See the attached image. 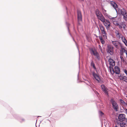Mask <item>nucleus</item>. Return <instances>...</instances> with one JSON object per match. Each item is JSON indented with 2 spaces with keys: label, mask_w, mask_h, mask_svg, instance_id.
Segmentation results:
<instances>
[{
  "label": "nucleus",
  "mask_w": 127,
  "mask_h": 127,
  "mask_svg": "<svg viewBox=\"0 0 127 127\" xmlns=\"http://www.w3.org/2000/svg\"><path fill=\"white\" fill-rule=\"evenodd\" d=\"M99 27L101 31L102 34L103 36L104 39H107V34L106 33L104 28L101 24H100L99 25Z\"/></svg>",
  "instance_id": "f257e3e1"
},
{
  "label": "nucleus",
  "mask_w": 127,
  "mask_h": 127,
  "mask_svg": "<svg viewBox=\"0 0 127 127\" xmlns=\"http://www.w3.org/2000/svg\"><path fill=\"white\" fill-rule=\"evenodd\" d=\"M95 13L97 18L101 22H104V17L101 12L98 10L97 9L96 10Z\"/></svg>",
  "instance_id": "f03ea898"
},
{
  "label": "nucleus",
  "mask_w": 127,
  "mask_h": 127,
  "mask_svg": "<svg viewBox=\"0 0 127 127\" xmlns=\"http://www.w3.org/2000/svg\"><path fill=\"white\" fill-rule=\"evenodd\" d=\"M113 49L114 47L113 46L110 45H108L107 52L110 55H112L114 54Z\"/></svg>",
  "instance_id": "7ed1b4c3"
},
{
  "label": "nucleus",
  "mask_w": 127,
  "mask_h": 127,
  "mask_svg": "<svg viewBox=\"0 0 127 127\" xmlns=\"http://www.w3.org/2000/svg\"><path fill=\"white\" fill-rule=\"evenodd\" d=\"M102 22L106 27L107 29L109 30V28L110 26V23L109 21L106 19H105L104 18V22Z\"/></svg>",
  "instance_id": "20e7f679"
},
{
  "label": "nucleus",
  "mask_w": 127,
  "mask_h": 127,
  "mask_svg": "<svg viewBox=\"0 0 127 127\" xmlns=\"http://www.w3.org/2000/svg\"><path fill=\"white\" fill-rule=\"evenodd\" d=\"M111 102L112 103L113 108L116 111L118 110V106L116 102L113 99H111Z\"/></svg>",
  "instance_id": "39448f33"
},
{
  "label": "nucleus",
  "mask_w": 127,
  "mask_h": 127,
  "mask_svg": "<svg viewBox=\"0 0 127 127\" xmlns=\"http://www.w3.org/2000/svg\"><path fill=\"white\" fill-rule=\"evenodd\" d=\"M90 52L92 55L95 56L97 59H99V55L96 50H94L93 49H92L90 50Z\"/></svg>",
  "instance_id": "423d86ee"
},
{
  "label": "nucleus",
  "mask_w": 127,
  "mask_h": 127,
  "mask_svg": "<svg viewBox=\"0 0 127 127\" xmlns=\"http://www.w3.org/2000/svg\"><path fill=\"white\" fill-rule=\"evenodd\" d=\"M101 87L102 91L106 95H108V90L107 88L104 85H102L101 86Z\"/></svg>",
  "instance_id": "0eeeda50"
},
{
  "label": "nucleus",
  "mask_w": 127,
  "mask_h": 127,
  "mask_svg": "<svg viewBox=\"0 0 127 127\" xmlns=\"http://www.w3.org/2000/svg\"><path fill=\"white\" fill-rule=\"evenodd\" d=\"M118 118L119 120L120 121H124L126 119L125 115L124 114H120Z\"/></svg>",
  "instance_id": "6e6552de"
},
{
  "label": "nucleus",
  "mask_w": 127,
  "mask_h": 127,
  "mask_svg": "<svg viewBox=\"0 0 127 127\" xmlns=\"http://www.w3.org/2000/svg\"><path fill=\"white\" fill-rule=\"evenodd\" d=\"M119 79L120 80H123L124 81L127 83V77L126 76H123L121 75L119 76Z\"/></svg>",
  "instance_id": "1a4fd4ad"
},
{
  "label": "nucleus",
  "mask_w": 127,
  "mask_h": 127,
  "mask_svg": "<svg viewBox=\"0 0 127 127\" xmlns=\"http://www.w3.org/2000/svg\"><path fill=\"white\" fill-rule=\"evenodd\" d=\"M77 16L78 21L79 22L82 21V16L81 12L80 11H77Z\"/></svg>",
  "instance_id": "9d476101"
},
{
  "label": "nucleus",
  "mask_w": 127,
  "mask_h": 127,
  "mask_svg": "<svg viewBox=\"0 0 127 127\" xmlns=\"http://www.w3.org/2000/svg\"><path fill=\"white\" fill-rule=\"evenodd\" d=\"M112 43L113 44L115 47L117 48H119V46L120 44L119 42L117 41H112Z\"/></svg>",
  "instance_id": "9b49d317"
},
{
  "label": "nucleus",
  "mask_w": 127,
  "mask_h": 127,
  "mask_svg": "<svg viewBox=\"0 0 127 127\" xmlns=\"http://www.w3.org/2000/svg\"><path fill=\"white\" fill-rule=\"evenodd\" d=\"M108 61L111 66H113L115 65V62L112 59L110 58L108 60Z\"/></svg>",
  "instance_id": "f8f14e48"
},
{
  "label": "nucleus",
  "mask_w": 127,
  "mask_h": 127,
  "mask_svg": "<svg viewBox=\"0 0 127 127\" xmlns=\"http://www.w3.org/2000/svg\"><path fill=\"white\" fill-rule=\"evenodd\" d=\"M119 12L121 13L123 16L127 13L126 10L124 9L123 8L122 9H119Z\"/></svg>",
  "instance_id": "ddd939ff"
},
{
  "label": "nucleus",
  "mask_w": 127,
  "mask_h": 127,
  "mask_svg": "<svg viewBox=\"0 0 127 127\" xmlns=\"http://www.w3.org/2000/svg\"><path fill=\"white\" fill-rule=\"evenodd\" d=\"M93 76L94 78L98 81L99 82L100 80V79L99 76L94 72L93 73Z\"/></svg>",
  "instance_id": "4468645a"
},
{
  "label": "nucleus",
  "mask_w": 127,
  "mask_h": 127,
  "mask_svg": "<svg viewBox=\"0 0 127 127\" xmlns=\"http://www.w3.org/2000/svg\"><path fill=\"white\" fill-rule=\"evenodd\" d=\"M111 5L115 9L116 12H117V9L118 8V6L117 4L115 2L113 1H111Z\"/></svg>",
  "instance_id": "2eb2a0df"
},
{
  "label": "nucleus",
  "mask_w": 127,
  "mask_h": 127,
  "mask_svg": "<svg viewBox=\"0 0 127 127\" xmlns=\"http://www.w3.org/2000/svg\"><path fill=\"white\" fill-rule=\"evenodd\" d=\"M115 72L116 74H119L120 73V69L119 67L117 66H115Z\"/></svg>",
  "instance_id": "dca6fc26"
},
{
  "label": "nucleus",
  "mask_w": 127,
  "mask_h": 127,
  "mask_svg": "<svg viewBox=\"0 0 127 127\" xmlns=\"http://www.w3.org/2000/svg\"><path fill=\"white\" fill-rule=\"evenodd\" d=\"M121 127H127V120L120 124Z\"/></svg>",
  "instance_id": "f3484780"
},
{
  "label": "nucleus",
  "mask_w": 127,
  "mask_h": 127,
  "mask_svg": "<svg viewBox=\"0 0 127 127\" xmlns=\"http://www.w3.org/2000/svg\"><path fill=\"white\" fill-rule=\"evenodd\" d=\"M99 38L101 43L103 44H104L105 43L104 40L106 39H105L104 38H103L101 36H99Z\"/></svg>",
  "instance_id": "a211bd4d"
},
{
  "label": "nucleus",
  "mask_w": 127,
  "mask_h": 127,
  "mask_svg": "<svg viewBox=\"0 0 127 127\" xmlns=\"http://www.w3.org/2000/svg\"><path fill=\"white\" fill-rule=\"evenodd\" d=\"M116 35L119 38H120L122 37L121 34L118 31H116Z\"/></svg>",
  "instance_id": "6ab92c4d"
},
{
  "label": "nucleus",
  "mask_w": 127,
  "mask_h": 127,
  "mask_svg": "<svg viewBox=\"0 0 127 127\" xmlns=\"http://www.w3.org/2000/svg\"><path fill=\"white\" fill-rule=\"evenodd\" d=\"M110 71V72L112 74H113L114 72H115L114 71V70L112 67H110L109 68Z\"/></svg>",
  "instance_id": "aec40b11"
},
{
  "label": "nucleus",
  "mask_w": 127,
  "mask_h": 127,
  "mask_svg": "<svg viewBox=\"0 0 127 127\" xmlns=\"http://www.w3.org/2000/svg\"><path fill=\"white\" fill-rule=\"evenodd\" d=\"M123 16L124 19L125 20V21H127V13L126 14H125Z\"/></svg>",
  "instance_id": "412c9836"
},
{
  "label": "nucleus",
  "mask_w": 127,
  "mask_h": 127,
  "mask_svg": "<svg viewBox=\"0 0 127 127\" xmlns=\"http://www.w3.org/2000/svg\"><path fill=\"white\" fill-rule=\"evenodd\" d=\"M122 28H123L124 29H125L126 26V25L125 24H124V23H122Z\"/></svg>",
  "instance_id": "4be33fe9"
},
{
  "label": "nucleus",
  "mask_w": 127,
  "mask_h": 127,
  "mask_svg": "<svg viewBox=\"0 0 127 127\" xmlns=\"http://www.w3.org/2000/svg\"><path fill=\"white\" fill-rule=\"evenodd\" d=\"M120 58L121 60V62H123V63H124L125 62V61L123 57L122 56H121L120 57Z\"/></svg>",
  "instance_id": "5701e85b"
},
{
  "label": "nucleus",
  "mask_w": 127,
  "mask_h": 127,
  "mask_svg": "<svg viewBox=\"0 0 127 127\" xmlns=\"http://www.w3.org/2000/svg\"><path fill=\"white\" fill-rule=\"evenodd\" d=\"M99 114L101 116H102L103 115V113L101 111H99L98 112Z\"/></svg>",
  "instance_id": "b1692460"
},
{
  "label": "nucleus",
  "mask_w": 127,
  "mask_h": 127,
  "mask_svg": "<svg viewBox=\"0 0 127 127\" xmlns=\"http://www.w3.org/2000/svg\"><path fill=\"white\" fill-rule=\"evenodd\" d=\"M19 121L21 122H24L25 121V120L23 118H22L20 119L19 120Z\"/></svg>",
  "instance_id": "393cba45"
},
{
  "label": "nucleus",
  "mask_w": 127,
  "mask_h": 127,
  "mask_svg": "<svg viewBox=\"0 0 127 127\" xmlns=\"http://www.w3.org/2000/svg\"><path fill=\"white\" fill-rule=\"evenodd\" d=\"M121 51L122 52H125L126 51L127 52V51L124 48H122L121 49ZM122 54H123L122 53Z\"/></svg>",
  "instance_id": "a878e982"
},
{
  "label": "nucleus",
  "mask_w": 127,
  "mask_h": 127,
  "mask_svg": "<svg viewBox=\"0 0 127 127\" xmlns=\"http://www.w3.org/2000/svg\"><path fill=\"white\" fill-rule=\"evenodd\" d=\"M122 41H124L125 42V41H126V39H125V38L124 37H122Z\"/></svg>",
  "instance_id": "bb28decb"
},
{
  "label": "nucleus",
  "mask_w": 127,
  "mask_h": 127,
  "mask_svg": "<svg viewBox=\"0 0 127 127\" xmlns=\"http://www.w3.org/2000/svg\"><path fill=\"white\" fill-rule=\"evenodd\" d=\"M119 26V28H120L121 29L122 28V23L121 24H117Z\"/></svg>",
  "instance_id": "cd10ccee"
},
{
  "label": "nucleus",
  "mask_w": 127,
  "mask_h": 127,
  "mask_svg": "<svg viewBox=\"0 0 127 127\" xmlns=\"http://www.w3.org/2000/svg\"><path fill=\"white\" fill-rule=\"evenodd\" d=\"M99 48L100 50L102 52V49L101 46L100 45H99Z\"/></svg>",
  "instance_id": "c85d7f7f"
},
{
  "label": "nucleus",
  "mask_w": 127,
  "mask_h": 127,
  "mask_svg": "<svg viewBox=\"0 0 127 127\" xmlns=\"http://www.w3.org/2000/svg\"><path fill=\"white\" fill-rule=\"evenodd\" d=\"M124 71L127 76V70H126L125 69L124 70Z\"/></svg>",
  "instance_id": "c756f323"
},
{
  "label": "nucleus",
  "mask_w": 127,
  "mask_h": 127,
  "mask_svg": "<svg viewBox=\"0 0 127 127\" xmlns=\"http://www.w3.org/2000/svg\"><path fill=\"white\" fill-rule=\"evenodd\" d=\"M92 66H93V67L95 69H96V68L95 67V64H94L93 63L92 64Z\"/></svg>",
  "instance_id": "7c9ffc66"
},
{
  "label": "nucleus",
  "mask_w": 127,
  "mask_h": 127,
  "mask_svg": "<svg viewBox=\"0 0 127 127\" xmlns=\"http://www.w3.org/2000/svg\"><path fill=\"white\" fill-rule=\"evenodd\" d=\"M125 113L127 114V109H125Z\"/></svg>",
  "instance_id": "2f4dec72"
},
{
  "label": "nucleus",
  "mask_w": 127,
  "mask_h": 127,
  "mask_svg": "<svg viewBox=\"0 0 127 127\" xmlns=\"http://www.w3.org/2000/svg\"><path fill=\"white\" fill-rule=\"evenodd\" d=\"M120 100L121 103H123V102H124L123 101L122 99H120Z\"/></svg>",
  "instance_id": "473e14b6"
},
{
  "label": "nucleus",
  "mask_w": 127,
  "mask_h": 127,
  "mask_svg": "<svg viewBox=\"0 0 127 127\" xmlns=\"http://www.w3.org/2000/svg\"><path fill=\"white\" fill-rule=\"evenodd\" d=\"M123 42H124V43H127L126 44H127V40H126V41H125V42L124 41H123Z\"/></svg>",
  "instance_id": "72a5a7b5"
},
{
  "label": "nucleus",
  "mask_w": 127,
  "mask_h": 127,
  "mask_svg": "<svg viewBox=\"0 0 127 127\" xmlns=\"http://www.w3.org/2000/svg\"><path fill=\"white\" fill-rule=\"evenodd\" d=\"M126 43H125V45L127 46V44H126Z\"/></svg>",
  "instance_id": "f704fd0d"
},
{
  "label": "nucleus",
  "mask_w": 127,
  "mask_h": 127,
  "mask_svg": "<svg viewBox=\"0 0 127 127\" xmlns=\"http://www.w3.org/2000/svg\"><path fill=\"white\" fill-rule=\"evenodd\" d=\"M68 32H69V29L68 27Z\"/></svg>",
  "instance_id": "c9c22d12"
},
{
  "label": "nucleus",
  "mask_w": 127,
  "mask_h": 127,
  "mask_svg": "<svg viewBox=\"0 0 127 127\" xmlns=\"http://www.w3.org/2000/svg\"><path fill=\"white\" fill-rule=\"evenodd\" d=\"M114 19V18H112V19Z\"/></svg>",
  "instance_id": "e433bc0d"
},
{
  "label": "nucleus",
  "mask_w": 127,
  "mask_h": 127,
  "mask_svg": "<svg viewBox=\"0 0 127 127\" xmlns=\"http://www.w3.org/2000/svg\"><path fill=\"white\" fill-rule=\"evenodd\" d=\"M73 40H74V39L73 38Z\"/></svg>",
  "instance_id": "4c0bfd02"
},
{
  "label": "nucleus",
  "mask_w": 127,
  "mask_h": 127,
  "mask_svg": "<svg viewBox=\"0 0 127 127\" xmlns=\"http://www.w3.org/2000/svg\"><path fill=\"white\" fill-rule=\"evenodd\" d=\"M41 117L40 116H38V117Z\"/></svg>",
  "instance_id": "58836bf2"
},
{
  "label": "nucleus",
  "mask_w": 127,
  "mask_h": 127,
  "mask_svg": "<svg viewBox=\"0 0 127 127\" xmlns=\"http://www.w3.org/2000/svg\"><path fill=\"white\" fill-rule=\"evenodd\" d=\"M115 127H117L116 126H115Z\"/></svg>",
  "instance_id": "ea45409f"
},
{
  "label": "nucleus",
  "mask_w": 127,
  "mask_h": 127,
  "mask_svg": "<svg viewBox=\"0 0 127 127\" xmlns=\"http://www.w3.org/2000/svg\"><path fill=\"white\" fill-rule=\"evenodd\" d=\"M105 11H106L105 10H104Z\"/></svg>",
  "instance_id": "a19ab883"
},
{
  "label": "nucleus",
  "mask_w": 127,
  "mask_h": 127,
  "mask_svg": "<svg viewBox=\"0 0 127 127\" xmlns=\"http://www.w3.org/2000/svg\"><path fill=\"white\" fill-rule=\"evenodd\" d=\"M70 35H71V34L70 33Z\"/></svg>",
  "instance_id": "79ce46f5"
}]
</instances>
